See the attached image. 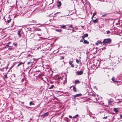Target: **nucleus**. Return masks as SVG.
Returning <instances> with one entry per match:
<instances>
[{
	"mask_svg": "<svg viewBox=\"0 0 122 122\" xmlns=\"http://www.w3.org/2000/svg\"><path fill=\"white\" fill-rule=\"evenodd\" d=\"M111 42V41L109 39H105L104 40L103 42V45H105L109 44Z\"/></svg>",
	"mask_w": 122,
	"mask_h": 122,
	"instance_id": "obj_1",
	"label": "nucleus"
},
{
	"mask_svg": "<svg viewBox=\"0 0 122 122\" xmlns=\"http://www.w3.org/2000/svg\"><path fill=\"white\" fill-rule=\"evenodd\" d=\"M96 96H97V95L91 96L90 97V100H92L94 102H97V98L96 97Z\"/></svg>",
	"mask_w": 122,
	"mask_h": 122,
	"instance_id": "obj_2",
	"label": "nucleus"
},
{
	"mask_svg": "<svg viewBox=\"0 0 122 122\" xmlns=\"http://www.w3.org/2000/svg\"><path fill=\"white\" fill-rule=\"evenodd\" d=\"M48 113L47 112H46L41 115V117L42 118H43L45 117V116H47L48 115Z\"/></svg>",
	"mask_w": 122,
	"mask_h": 122,
	"instance_id": "obj_3",
	"label": "nucleus"
},
{
	"mask_svg": "<svg viewBox=\"0 0 122 122\" xmlns=\"http://www.w3.org/2000/svg\"><path fill=\"white\" fill-rule=\"evenodd\" d=\"M76 73L78 75H81L83 74V72L82 71H77L76 72Z\"/></svg>",
	"mask_w": 122,
	"mask_h": 122,
	"instance_id": "obj_4",
	"label": "nucleus"
},
{
	"mask_svg": "<svg viewBox=\"0 0 122 122\" xmlns=\"http://www.w3.org/2000/svg\"><path fill=\"white\" fill-rule=\"evenodd\" d=\"M57 7H58L59 8L61 5V2L60 1H58L57 3Z\"/></svg>",
	"mask_w": 122,
	"mask_h": 122,
	"instance_id": "obj_5",
	"label": "nucleus"
},
{
	"mask_svg": "<svg viewBox=\"0 0 122 122\" xmlns=\"http://www.w3.org/2000/svg\"><path fill=\"white\" fill-rule=\"evenodd\" d=\"M81 95H82L81 94V93L75 95L74 96V98H75L76 97L80 96Z\"/></svg>",
	"mask_w": 122,
	"mask_h": 122,
	"instance_id": "obj_6",
	"label": "nucleus"
},
{
	"mask_svg": "<svg viewBox=\"0 0 122 122\" xmlns=\"http://www.w3.org/2000/svg\"><path fill=\"white\" fill-rule=\"evenodd\" d=\"M21 31L19 30L18 32V35L19 37H20L21 36Z\"/></svg>",
	"mask_w": 122,
	"mask_h": 122,
	"instance_id": "obj_7",
	"label": "nucleus"
},
{
	"mask_svg": "<svg viewBox=\"0 0 122 122\" xmlns=\"http://www.w3.org/2000/svg\"><path fill=\"white\" fill-rule=\"evenodd\" d=\"M102 43L101 42V41H98L96 43V45H98L99 44H102Z\"/></svg>",
	"mask_w": 122,
	"mask_h": 122,
	"instance_id": "obj_8",
	"label": "nucleus"
},
{
	"mask_svg": "<svg viewBox=\"0 0 122 122\" xmlns=\"http://www.w3.org/2000/svg\"><path fill=\"white\" fill-rule=\"evenodd\" d=\"M98 18H96L95 20H93V22L95 23H97L98 22Z\"/></svg>",
	"mask_w": 122,
	"mask_h": 122,
	"instance_id": "obj_9",
	"label": "nucleus"
},
{
	"mask_svg": "<svg viewBox=\"0 0 122 122\" xmlns=\"http://www.w3.org/2000/svg\"><path fill=\"white\" fill-rule=\"evenodd\" d=\"M83 43L85 44H88L89 43V42L86 40H84Z\"/></svg>",
	"mask_w": 122,
	"mask_h": 122,
	"instance_id": "obj_10",
	"label": "nucleus"
},
{
	"mask_svg": "<svg viewBox=\"0 0 122 122\" xmlns=\"http://www.w3.org/2000/svg\"><path fill=\"white\" fill-rule=\"evenodd\" d=\"M75 83L76 84H79L80 83V82L79 81V80H76L75 81Z\"/></svg>",
	"mask_w": 122,
	"mask_h": 122,
	"instance_id": "obj_11",
	"label": "nucleus"
},
{
	"mask_svg": "<svg viewBox=\"0 0 122 122\" xmlns=\"http://www.w3.org/2000/svg\"><path fill=\"white\" fill-rule=\"evenodd\" d=\"M73 86V91H74V92H77L76 88V87H75L74 86Z\"/></svg>",
	"mask_w": 122,
	"mask_h": 122,
	"instance_id": "obj_12",
	"label": "nucleus"
},
{
	"mask_svg": "<svg viewBox=\"0 0 122 122\" xmlns=\"http://www.w3.org/2000/svg\"><path fill=\"white\" fill-rule=\"evenodd\" d=\"M114 111L116 112L117 113L118 112L117 109L116 108H115L113 109Z\"/></svg>",
	"mask_w": 122,
	"mask_h": 122,
	"instance_id": "obj_13",
	"label": "nucleus"
},
{
	"mask_svg": "<svg viewBox=\"0 0 122 122\" xmlns=\"http://www.w3.org/2000/svg\"><path fill=\"white\" fill-rule=\"evenodd\" d=\"M115 79V78L113 77L112 78V81H113L114 82H118V81H115V80H114Z\"/></svg>",
	"mask_w": 122,
	"mask_h": 122,
	"instance_id": "obj_14",
	"label": "nucleus"
},
{
	"mask_svg": "<svg viewBox=\"0 0 122 122\" xmlns=\"http://www.w3.org/2000/svg\"><path fill=\"white\" fill-rule=\"evenodd\" d=\"M69 63L71 65L72 67H73L74 66L73 64H72V62L71 61H70L69 62Z\"/></svg>",
	"mask_w": 122,
	"mask_h": 122,
	"instance_id": "obj_15",
	"label": "nucleus"
},
{
	"mask_svg": "<svg viewBox=\"0 0 122 122\" xmlns=\"http://www.w3.org/2000/svg\"><path fill=\"white\" fill-rule=\"evenodd\" d=\"M24 62H20L19 64H18L17 65V66L19 67V66H20L22 65V64H24Z\"/></svg>",
	"mask_w": 122,
	"mask_h": 122,
	"instance_id": "obj_16",
	"label": "nucleus"
},
{
	"mask_svg": "<svg viewBox=\"0 0 122 122\" xmlns=\"http://www.w3.org/2000/svg\"><path fill=\"white\" fill-rule=\"evenodd\" d=\"M68 26V28H72L73 29H74V28H73L72 26V25H67Z\"/></svg>",
	"mask_w": 122,
	"mask_h": 122,
	"instance_id": "obj_17",
	"label": "nucleus"
},
{
	"mask_svg": "<svg viewBox=\"0 0 122 122\" xmlns=\"http://www.w3.org/2000/svg\"><path fill=\"white\" fill-rule=\"evenodd\" d=\"M61 28L64 29L66 28V26L64 25H60Z\"/></svg>",
	"mask_w": 122,
	"mask_h": 122,
	"instance_id": "obj_18",
	"label": "nucleus"
},
{
	"mask_svg": "<svg viewBox=\"0 0 122 122\" xmlns=\"http://www.w3.org/2000/svg\"><path fill=\"white\" fill-rule=\"evenodd\" d=\"M55 30L57 32H61L62 31V30L60 29H56Z\"/></svg>",
	"mask_w": 122,
	"mask_h": 122,
	"instance_id": "obj_19",
	"label": "nucleus"
},
{
	"mask_svg": "<svg viewBox=\"0 0 122 122\" xmlns=\"http://www.w3.org/2000/svg\"><path fill=\"white\" fill-rule=\"evenodd\" d=\"M79 115L78 114H76L75 116H74L73 117V118H75L78 117Z\"/></svg>",
	"mask_w": 122,
	"mask_h": 122,
	"instance_id": "obj_20",
	"label": "nucleus"
},
{
	"mask_svg": "<svg viewBox=\"0 0 122 122\" xmlns=\"http://www.w3.org/2000/svg\"><path fill=\"white\" fill-rule=\"evenodd\" d=\"M29 104L30 105H35V104L34 103L32 102H30Z\"/></svg>",
	"mask_w": 122,
	"mask_h": 122,
	"instance_id": "obj_21",
	"label": "nucleus"
},
{
	"mask_svg": "<svg viewBox=\"0 0 122 122\" xmlns=\"http://www.w3.org/2000/svg\"><path fill=\"white\" fill-rule=\"evenodd\" d=\"M54 87V86L53 85H51V86L49 88V89H50L53 88Z\"/></svg>",
	"mask_w": 122,
	"mask_h": 122,
	"instance_id": "obj_22",
	"label": "nucleus"
},
{
	"mask_svg": "<svg viewBox=\"0 0 122 122\" xmlns=\"http://www.w3.org/2000/svg\"><path fill=\"white\" fill-rule=\"evenodd\" d=\"M96 15V12H95L93 13V14L92 16V18H93V17L95 16Z\"/></svg>",
	"mask_w": 122,
	"mask_h": 122,
	"instance_id": "obj_23",
	"label": "nucleus"
},
{
	"mask_svg": "<svg viewBox=\"0 0 122 122\" xmlns=\"http://www.w3.org/2000/svg\"><path fill=\"white\" fill-rule=\"evenodd\" d=\"M84 36L85 37H87L88 36V34H86L84 35Z\"/></svg>",
	"mask_w": 122,
	"mask_h": 122,
	"instance_id": "obj_24",
	"label": "nucleus"
},
{
	"mask_svg": "<svg viewBox=\"0 0 122 122\" xmlns=\"http://www.w3.org/2000/svg\"><path fill=\"white\" fill-rule=\"evenodd\" d=\"M30 64H31V66H32V62H27V64L28 65H29Z\"/></svg>",
	"mask_w": 122,
	"mask_h": 122,
	"instance_id": "obj_25",
	"label": "nucleus"
},
{
	"mask_svg": "<svg viewBox=\"0 0 122 122\" xmlns=\"http://www.w3.org/2000/svg\"><path fill=\"white\" fill-rule=\"evenodd\" d=\"M67 11L68 12V13L67 14H66L65 15H66V16H68L69 14V11Z\"/></svg>",
	"mask_w": 122,
	"mask_h": 122,
	"instance_id": "obj_26",
	"label": "nucleus"
},
{
	"mask_svg": "<svg viewBox=\"0 0 122 122\" xmlns=\"http://www.w3.org/2000/svg\"><path fill=\"white\" fill-rule=\"evenodd\" d=\"M61 78V76L58 77L57 78V79L58 80H59Z\"/></svg>",
	"mask_w": 122,
	"mask_h": 122,
	"instance_id": "obj_27",
	"label": "nucleus"
},
{
	"mask_svg": "<svg viewBox=\"0 0 122 122\" xmlns=\"http://www.w3.org/2000/svg\"><path fill=\"white\" fill-rule=\"evenodd\" d=\"M11 20V19H10V18L9 20H8L7 21V22L8 23H9L10 22Z\"/></svg>",
	"mask_w": 122,
	"mask_h": 122,
	"instance_id": "obj_28",
	"label": "nucleus"
},
{
	"mask_svg": "<svg viewBox=\"0 0 122 122\" xmlns=\"http://www.w3.org/2000/svg\"><path fill=\"white\" fill-rule=\"evenodd\" d=\"M107 34H108L110 33V32L109 30H108L107 31Z\"/></svg>",
	"mask_w": 122,
	"mask_h": 122,
	"instance_id": "obj_29",
	"label": "nucleus"
},
{
	"mask_svg": "<svg viewBox=\"0 0 122 122\" xmlns=\"http://www.w3.org/2000/svg\"><path fill=\"white\" fill-rule=\"evenodd\" d=\"M107 15V14H105L103 15H102V17H104V16H106V15Z\"/></svg>",
	"mask_w": 122,
	"mask_h": 122,
	"instance_id": "obj_30",
	"label": "nucleus"
},
{
	"mask_svg": "<svg viewBox=\"0 0 122 122\" xmlns=\"http://www.w3.org/2000/svg\"><path fill=\"white\" fill-rule=\"evenodd\" d=\"M4 76L5 78H7V75L6 74L4 75Z\"/></svg>",
	"mask_w": 122,
	"mask_h": 122,
	"instance_id": "obj_31",
	"label": "nucleus"
},
{
	"mask_svg": "<svg viewBox=\"0 0 122 122\" xmlns=\"http://www.w3.org/2000/svg\"><path fill=\"white\" fill-rule=\"evenodd\" d=\"M76 62L78 63H79V61L77 59H76Z\"/></svg>",
	"mask_w": 122,
	"mask_h": 122,
	"instance_id": "obj_32",
	"label": "nucleus"
},
{
	"mask_svg": "<svg viewBox=\"0 0 122 122\" xmlns=\"http://www.w3.org/2000/svg\"><path fill=\"white\" fill-rule=\"evenodd\" d=\"M69 117L70 118H73L72 116L70 115H69Z\"/></svg>",
	"mask_w": 122,
	"mask_h": 122,
	"instance_id": "obj_33",
	"label": "nucleus"
},
{
	"mask_svg": "<svg viewBox=\"0 0 122 122\" xmlns=\"http://www.w3.org/2000/svg\"><path fill=\"white\" fill-rule=\"evenodd\" d=\"M82 39L84 40V39L85 38V36H82Z\"/></svg>",
	"mask_w": 122,
	"mask_h": 122,
	"instance_id": "obj_34",
	"label": "nucleus"
},
{
	"mask_svg": "<svg viewBox=\"0 0 122 122\" xmlns=\"http://www.w3.org/2000/svg\"><path fill=\"white\" fill-rule=\"evenodd\" d=\"M83 41V39H81L80 40V42H82Z\"/></svg>",
	"mask_w": 122,
	"mask_h": 122,
	"instance_id": "obj_35",
	"label": "nucleus"
},
{
	"mask_svg": "<svg viewBox=\"0 0 122 122\" xmlns=\"http://www.w3.org/2000/svg\"><path fill=\"white\" fill-rule=\"evenodd\" d=\"M112 102L111 101H109L108 102V103H109L110 104H111Z\"/></svg>",
	"mask_w": 122,
	"mask_h": 122,
	"instance_id": "obj_36",
	"label": "nucleus"
},
{
	"mask_svg": "<svg viewBox=\"0 0 122 122\" xmlns=\"http://www.w3.org/2000/svg\"><path fill=\"white\" fill-rule=\"evenodd\" d=\"M107 117H104L103 118V119H107Z\"/></svg>",
	"mask_w": 122,
	"mask_h": 122,
	"instance_id": "obj_37",
	"label": "nucleus"
},
{
	"mask_svg": "<svg viewBox=\"0 0 122 122\" xmlns=\"http://www.w3.org/2000/svg\"><path fill=\"white\" fill-rule=\"evenodd\" d=\"M32 21L34 23H35L36 22V21H35L34 20H33Z\"/></svg>",
	"mask_w": 122,
	"mask_h": 122,
	"instance_id": "obj_38",
	"label": "nucleus"
},
{
	"mask_svg": "<svg viewBox=\"0 0 122 122\" xmlns=\"http://www.w3.org/2000/svg\"><path fill=\"white\" fill-rule=\"evenodd\" d=\"M12 48L11 47H10L8 49H9V50H11V49Z\"/></svg>",
	"mask_w": 122,
	"mask_h": 122,
	"instance_id": "obj_39",
	"label": "nucleus"
},
{
	"mask_svg": "<svg viewBox=\"0 0 122 122\" xmlns=\"http://www.w3.org/2000/svg\"><path fill=\"white\" fill-rule=\"evenodd\" d=\"M60 13L59 12H58L56 13L55 14V15L56 14H58V13Z\"/></svg>",
	"mask_w": 122,
	"mask_h": 122,
	"instance_id": "obj_40",
	"label": "nucleus"
},
{
	"mask_svg": "<svg viewBox=\"0 0 122 122\" xmlns=\"http://www.w3.org/2000/svg\"><path fill=\"white\" fill-rule=\"evenodd\" d=\"M61 58H62V59H64V57L63 56H61Z\"/></svg>",
	"mask_w": 122,
	"mask_h": 122,
	"instance_id": "obj_41",
	"label": "nucleus"
},
{
	"mask_svg": "<svg viewBox=\"0 0 122 122\" xmlns=\"http://www.w3.org/2000/svg\"><path fill=\"white\" fill-rule=\"evenodd\" d=\"M120 117L121 118H122V115H120Z\"/></svg>",
	"mask_w": 122,
	"mask_h": 122,
	"instance_id": "obj_42",
	"label": "nucleus"
},
{
	"mask_svg": "<svg viewBox=\"0 0 122 122\" xmlns=\"http://www.w3.org/2000/svg\"><path fill=\"white\" fill-rule=\"evenodd\" d=\"M14 44V45L15 46H17V44Z\"/></svg>",
	"mask_w": 122,
	"mask_h": 122,
	"instance_id": "obj_43",
	"label": "nucleus"
},
{
	"mask_svg": "<svg viewBox=\"0 0 122 122\" xmlns=\"http://www.w3.org/2000/svg\"><path fill=\"white\" fill-rule=\"evenodd\" d=\"M66 29L69 30V29H67V28H66Z\"/></svg>",
	"mask_w": 122,
	"mask_h": 122,
	"instance_id": "obj_44",
	"label": "nucleus"
},
{
	"mask_svg": "<svg viewBox=\"0 0 122 122\" xmlns=\"http://www.w3.org/2000/svg\"><path fill=\"white\" fill-rule=\"evenodd\" d=\"M31 35H34V34H31Z\"/></svg>",
	"mask_w": 122,
	"mask_h": 122,
	"instance_id": "obj_45",
	"label": "nucleus"
},
{
	"mask_svg": "<svg viewBox=\"0 0 122 122\" xmlns=\"http://www.w3.org/2000/svg\"><path fill=\"white\" fill-rule=\"evenodd\" d=\"M79 58H81V57H79Z\"/></svg>",
	"mask_w": 122,
	"mask_h": 122,
	"instance_id": "obj_46",
	"label": "nucleus"
},
{
	"mask_svg": "<svg viewBox=\"0 0 122 122\" xmlns=\"http://www.w3.org/2000/svg\"><path fill=\"white\" fill-rule=\"evenodd\" d=\"M8 46L9 47H10L9 46Z\"/></svg>",
	"mask_w": 122,
	"mask_h": 122,
	"instance_id": "obj_47",
	"label": "nucleus"
}]
</instances>
